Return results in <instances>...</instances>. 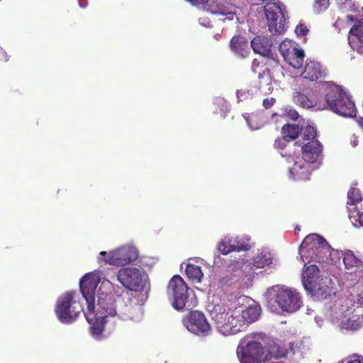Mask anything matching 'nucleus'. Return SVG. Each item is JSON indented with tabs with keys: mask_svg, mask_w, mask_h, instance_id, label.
I'll use <instances>...</instances> for the list:
<instances>
[{
	"mask_svg": "<svg viewBox=\"0 0 363 363\" xmlns=\"http://www.w3.org/2000/svg\"><path fill=\"white\" fill-rule=\"evenodd\" d=\"M301 255L303 261H314L319 263L331 260L332 248L328 242L318 234H310L303 240Z\"/></svg>",
	"mask_w": 363,
	"mask_h": 363,
	"instance_id": "f257e3e1",
	"label": "nucleus"
},
{
	"mask_svg": "<svg viewBox=\"0 0 363 363\" xmlns=\"http://www.w3.org/2000/svg\"><path fill=\"white\" fill-rule=\"evenodd\" d=\"M325 100V108L344 117H353L356 115L354 103L339 86L335 84L327 86Z\"/></svg>",
	"mask_w": 363,
	"mask_h": 363,
	"instance_id": "f03ea898",
	"label": "nucleus"
},
{
	"mask_svg": "<svg viewBox=\"0 0 363 363\" xmlns=\"http://www.w3.org/2000/svg\"><path fill=\"white\" fill-rule=\"evenodd\" d=\"M167 291L173 298L172 306L177 311L191 309L197 304L194 292H189V286L179 275H174L169 280Z\"/></svg>",
	"mask_w": 363,
	"mask_h": 363,
	"instance_id": "7ed1b4c3",
	"label": "nucleus"
},
{
	"mask_svg": "<svg viewBox=\"0 0 363 363\" xmlns=\"http://www.w3.org/2000/svg\"><path fill=\"white\" fill-rule=\"evenodd\" d=\"M262 345L257 341H249L245 347L238 350V356L240 363H262L265 360H270L272 357L279 359L286 356L284 350L279 347H273L269 352V355Z\"/></svg>",
	"mask_w": 363,
	"mask_h": 363,
	"instance_id": "20e7f679",
	"label": "nucleus"
},
{
	"mask_svg": "<svg viewBox=\"0 0 363 363\" xmlns=\"http://www.w3.org/2000/svg\"><path fill=\"white\" fill-rule=\"evenodd\" d=\"M75 295L74 291H67L57 299L55 311L58 319L63 323L74 322L82 310L74 299Z\"/></svg>",
	"mask_w": 363,
	"mask_h": 363,
	"instance_id": "39448f33",
	"label": "nucleus"
},
{
	"mask_svg": "<svg viewBox=\"0 0 363 363\" xmlns=\"http://www.w3.org/2000/svg\"><path fill=\"white\" fill-rule=\"evenodd\" d=\"M236 308L230 312L219 313L214 320L218 331L225 336L235 335L244 330L243 321Z\"/></svg>",
	"mask_w": 363,
	"mask_h": 363,
	"instance_id": "423d86ee",
	"label": "nucleus"
},
{
	"mask_svg": "<svg viewBox=\"0 0 363 363\" xmlns=\"http://www.w3.org/2000/svg\"><path fill=\"white\" fill-rule=\"evenodd\" d=\"M268 21L269 30L273 34H280L284 31L285 8L281 3H269L264 7Z\"/></svg>",
	"mask_w": 363,
	"mask_h": 363,
	"instance_id": "0eeeda50",
	"label": "nucleus"
},
{
	"mask_svg": "<svg viewBox=\"0 0 363 363\" xmlns=\"http://www.w3.org/2000/svg\"><path fill=\"white\" fill-rule=\"evenodd\" d=\"M182 323L191 333L199 336H208L211 333V327L205 314L199 311H191L183 318Z\"/></svg>",
	"mask_w": 363,
	"mask_h": 363,
	"instance_id": "6e6552de",
	"label": "nucleus"
},
{
	"mask_svg": "<svg viewBox=\"0 0 363 363\" xmlns=\"http://www.w3.org/2000/svg\"><path fill=\"white\" fill-rule=\"evenodd\" d=\"M319 269L315 264H311L305 267L302 273V281L304 288L309 292L317 291L326 298L330 294V289L326 286L323 289L319 286Z\"/></svg>",
	"mask_w": 363,
	"mask_h": 363,
	"instance_id": "1a4fd4ad",
	"label": "nucleus"
},
{
	"mask_svg": "<svg viewBox=\"0 0 363 363\" xmlns=\"http://www.w3.org/2000/svg\"><path fill=\"white\" fill-rule=\"evenodd\" d=\"M275 291L274 301L282 311L294 312L299 309L301 301L298 293L291 289L279 287Z\"/></svg>",
	"mask_w": 363,
	"mask_h": 363,
	"instance_id": "9d476101",
	"label": "nucleus"
},
{
	"mask_svg": "<svg viewBox=\"0 0 363 363\" xmlns=\"http://www.w3.org/2000/svg\"><path fill=\"white\" fill-rule=\"evenodd\" d=\"M117 278L121 284L130 291H138L143 289L141 273L135 267L121 269L118 272Z\"/></svg>",
	"mask_w": 363,
	"mask_h": 363,
	"instance_id": "9b49d317",
	"label": "nucleus"
},
{
	"mask_svg": "<svg viewBox=\"0 0 363 363\" xmlns=\"http://www.w3.org/2000/svg\"><path fill=\"white\" fill-rule=\"evenodd\" d=\"M138 258L137 250L131 247H122L111 251L108 257L104 259L105 263L114 266H125L134 262Z\"/></svg>",
	"mask_w": 363,
	"mask_h": 363,
	"instance_id": "f8f14e48",
	"label": "nucleus"
},
{
	"mask_svg": "<svg viewBox=\"0 0 363 363\" xmlns=\"http://www.w3.org/2000/svg\"><path fill=\"white\" fill-rule=\"evenodd\" d=\"M279 50L284 60L294 69L302 67L305 54L303 50L297 48L291 41L284 40L279 44Z\"/></svg>",
	"mask_w": 363,
	"mask_h": 363,
	"instance_id": "ddd939ff",
	"label": "nucleus"
},
{
	"mask_svg": "<svg viewBox=\"0 0 363 363\" xmlns=\"http://www.w3.org/2000/svg\"><path fill=\"white\" fill-rule=\"evenodd\" d=\"M281 156L286 157V160L289 162H294L292 167L289 169L290 176L296 180H308L309 179L311 169L310 162H307L305 160H296V152H286L285 154L281 153Z\"/></svg>",
	"mask_w": 363,
	"mask_h": 363,
	"instance_id": "4468645a",
	"label": "nucleus"
},
{
	"mask_svg": "<svg viewBox=\"0 0 363 363\" xmlns=\"http://www.w3.org/2000/svg\"><path fill=\"white\" fill-rule=\"evenodd\" d=\"M98 284L97 277L90 273L85 274L80 280V291L89 308L95 305V292Z\"/></svg>",
	"mask_w": 363,
	"mask_h": 363,
	"instance_id": "2eb2a0df",
	"label": "nucleus"
},
{
	"mask_svg": "<svg viewBox=\"0 0 363 363\" xmlns=\"http://www.w3.org/2000/svg\"><path fill=\"white\" fill-rule=\"evenodd\" d=\"M301 147L303 160L311 164L320 162L323 159V145L318 140L302 143Z\"/></svg>",
	"mask_w": 363,
	"mask_h": 363,
	"instance_id": "dca6fc26",
	"label": "nucleus"
},
{
	"mask_svg": "<svg viewBox=\"0 0 363 363\" xmlns=\"http://www.w3.org/2000/svg\"><path fill=\"white\" fill-rule=\"evenodd\" d=\"M115 299L111 294L101 293L98 296V303L95 304L96 313L100 315V318H107L108 316H114L116 311L114 306Z\"/></svg>",
	"mask_w": 363,
	"mask_h": 363,
	"instance_id": "f3484780",
	"label": "nucleus"
},
{
	"mask_svg": "<svg viewBox=\"0 0 363 363\" xmlns=\"http://www.w3.org/2000/svg\"><path fill=\"white\" fill-rule=\"evenodd\" d=\"M95 305L90 308L87 306V311L85 316L88 323L91 325L90 330L93 336L100 337L104 330L106 318H100V315L96 313Z\"/></svg>",
	"mask_w": 363,
	"mask_h": 363,
	"instance_id": "a211bd4d",
	"label": "nucleus"
},
{
	"mask_svg": "<svg viewBox=\"0 0 363 363\" xmlns=\"http://www.w3.org/2000/svg\"><path fill=\"white\" fill-rule=\"evenodd\" d=\"M236 238H227L223 239L218 244V250L223 255H228L233 251H247L250 249L249 242H243L241 245H235Z\"/></svg>",
	"mask_w": 363,
	"mask_h": 363,
	"instance_id": "6ab92c4d",
	"label": "nucleus"
},
{
	"mask_svg": "<svg viewBox=\"0 0 363 363\" xmlns=\"http://www.w3.org/2000/svg\"><path fill=\"white\" fill-rule=\"evenodd\" d=\"M239 311L240 319L243 321L244 327L258 320L261 313L260 306L255 302L245 308H236Z\"/></svg>",
	"mask_w": 363,
	"mask_h": 363,
	"instance_id": "aec40b11",
	"label": "nucleus"
},
{
	"mask_svg": "<svg viewBox=\"0 0 363 363\" xmlns=\"http://www.w3.org/2000/svg\"><path fill=\"white\" fill-rule=\"evenodd\" d=\"M230 48L232 52L241 57H247L250 52L248 40L241 35H234L231 38Z\"/></svg>",
	"mask_w": 363,
	"mask_h": 363,
	"instance_id": "412c9836",
	"label": "nucleus"
},
{
	"mask_svg": "<svg viewBox=\"0 0 363 363\" xmlns=\"http://www.w3.org/2000/svg\"><path fill=\"white\" fill-rule=\"evenodd\" d=\"M253 51L263 56H268L271 52L272 43L267 37L257 36L251 41Z\"/></svg>",
	"mask_w": 363,
	"mask_h": 363,
	"instance_id": "4be33fe9",
	"label": "nucleus"
},
{
	"mask_svg": "<svg viewBox=\"0 0 363 363\" xmlns=\"http://www.w3.org/2000/svg\"><path fill=\"white\" fill-rule=\"evenodd\" d=\"M302 76L304 79H307L311 82H315L320 79L323 76L320 64L314 61L308 62L302 73Z\"/></svg>",
	"mask_w": 363,
	"mask_h": 363,
	"instance_id": "5701e85b",
	"label": "nucleus"
},
{
	"mask_svg": "<svg viewBox=\"0 0 363 363\" xmlns=\"http://www.w3.org/2000/svg\"><path fill=\"white\" fill-rule=\"evenodd\" d=\"M302 128L296 124L286 123L282 126L281 135L286 142L296 139L301 134Z\"/></svg>",
	"mask_w": 363,
	"mask_h": 363,
	"instance_id": "b1692460",
	"label": "nucleus"
},
{
	"mask_svg": "<svg viewBox=\"0 0 363 363\" xmlns=\"http://www.w3.org/2000/svg\"><path fill=\"white\" fill-rule=\"evenodd\" d=\"M342 260L345 267L348 269L363 266V261L352 250H347L342 252Z\"/></svg>",
	"mask_w": 363,
	"mask_h": 363,
	"instance_id": "393cba45",
	"label": "nucleus"
},
{
	"mask_svg": "<svg viewBox=\"0 0 363 363\" xmlns=\"http://www.w3.org/2000/svg\"><path fill=\"white\" fill-rule=\"evenodd\" d=\"M293 100L296 104L301 106L302 108H308L314 107L316 105L313 99L301 91H296L294 93Z\"/></svg>",
	"mask_w": 363,
	"mask_h": 363,
	"instance_id": "a878e982",
	"label": "nucleus"
},
{
	"mask_svg": "<svg viewBox=\"0 0 363 363\" xmlns=\"http://www.w3.org/2000/svg\"><path fill=\"white\" fill-rule=\"evenodd\" d=\"M185 272L188 278L191 281L195 282L201 281L203 273L200 267L194 264H187Z\"/></svg>",
	"mask_w": 363,
	"mask_h": 363,
	"instance_id": "bb28decb",
	"label": "nucleus"
},
{
	"mask_svg": "<svg viewBox=\"0 0 363 363\" xmlns=\"http://www.w3.org/2000/svg\"><path fill=\"white\" fill-rule=\"evenodd\" d=\"M272 262V259L269 254L261 253L252 258L250 264L252 265V268L255 267L257 269H261L264 267L266 265H269Z\"/></svg>",
	"mask_w": 363,
	"mask_h": 363,
	"instance_id": "cd10ccee",
	"label": "nucleus"
},
{
	"mask_svg": "<svg viewBox=\"0 0 363 363\" xmlns=\"http://www.w3.org/2000/svg\"><path fill=\"white\" fill-rule=\"evenodd\" d=\"M212 9L213 13L228 16L229 19H233V16L235 14L232 6H228L223 4H216L213 6Z\"/></svg>",
	"mask_w": 363,
	"mask_h": 363,
	"instance_id": "c85d7f7f",
	"label": "nucleus"
},
{
	"mask_svg": "<svg viewBox=\"0 0 363 363\" xmlns=\"http://www.w3.org/2000/svg\"><path fill=\"white\" fill-rule=\"evenodd\" d=\"M272 61V60L267 58V62L264 63L254 62L252 65L253 72L257 74L259 78H262L265 76H271L269 69L265 65L269 64Z\"/></svg>",
	"mask_w": 363,
	"mask_h": 363,
	"instance_id": "c756f323",
	"label": "nucleus"
},
{
	"mask_svg": "<svg viewBox=\"0 0 363 363\" xmlns=\"http://www.w3.org/2000/svg\"><path fill=\"white\" fill-rule=\"evenodd\" d=\"M349 218L355 227L359 228L363 226V212H361L357 208H354L350 212Z\"/></svg>",
	"mask_w": 363,
	"mask_h": 363,
	"instance_id": "7c9ffc66",
	"label": "nucleus"
},
{
	"mask_svg": "<svg viewBox=\"0 0 363 363\" xmlns=\"http://www.w3.org/2000/svg\"><path fill=\"white\" fill-rule=\"evenodd\" d=\"M349 205H355L362 201V195L360 191L356 188H351L347 193Z\"/></svg>",
	"mask_w": 363,
	"mask_h": 363,
	"instance_id": "2f4dec72",
	"label": "nucleus"
},
{
	"mask_svg": "<svg viewBox=\"0 0 363 363\" xmlns=\"http://www.w3.org/2000/svg\"><path fill=\"white\" fill-rule=\"evenodd\" d=\"M350 35L355 36L363 46V23L354 25L350 30Z\"/></svg>",
	"mask_w": 363,
	"mask_h": 363,
	"instance_id": "473e14b6",
	"label": "nucleus"
},
{
	"mask_svg": "<svg viewBox=\"0 0 363 363\" xmlns=\"http://www.w3.org/2000/svg\"><path fill=\"white\" fill-rule=\"evenodd\" d=\"M316 129L313 126L308 125L303 132V139L308 142L315 140L314 139L316 138Z\"/></svg>",
	"mask_w": 363,
	"mask_h": 363,
	"instance_id": "72a5a7b5",
	"label": "nucleus"
},
{
	"mask_svg": "<svg viewBox=\"0 0 363 363\" xmlns=\"http://www.w3.org/2000/svg\"><path fill=\"white\" fill-rule=\"evenodd\" d=\"M286 141L284 139V138H279L275 140L274 141V146L276 149L279 150H281V152H283L284 154H285L286 152H292L291 150H286L284 151V149L285 147H286Z\"/></svg>",
	"mask_w": 363,
	"mask_h": 363,
	"instance_id": "f704fd0d",
	"label": "nucleus"
},
{
	"mask_svg": "<svg viewBox=\"0 0 363 363\" xmlns=\"http://www.w3.org/2000/svg\"><path fill=\"white\" fill-rule=\"evenodd\" d=\"M329 0H316L314 7L318 11H323L329 6Z\"/></svg>",
	"mask_w": 363,
	"mask_h": 363,
	"instance_id": "c9c22d12",
	"label": "nucleus"
},
{
	"mask_svg": "<svg viewBox=\"0 0 363 363\" xmlns=\"http://www.w3.org/2000/svg\"><path fill=\"white\" fill-rule=\"evenodd\" d=\"M295 32L298 36H305L308 33V29L305 24L299 23L296 26Z\"/></svg>",
	"mask_w": 363,
	"mask_h": 363,
	"instance_id": "e433bc0d",
	"label": "nucleus"
},
{
	"mask_svg": "<svg viewBox=\"0 0 363 363\" xmlns=\"http://www.w3.org/2000/svg\"><path fill=\"white\" fill-rule=\"evenodd\" d=\"M276 100L274 98H267L263 100V106L265 108H271L275 103Z\"/></svg>",
	"mask_w": 363,
	"mask_h": 363,
	"instance_id": "4c0bfd02",
	"label": "nucleus"
},
{
	"mask_svg": "<svg viewBox=\"0 0 363 363\" xmlns=\"http://www.w3.org/2000/svg\"><path fill=\"white\" fill-rule=\"evenodd\" d=\"M347 363H363V357L357 356V358L348 361Z\"/></svg>",
	"mask_w": 363,
	"mask_h": 363,
	"instance_id": "58836bf2",
	"label": "nucleus"
},
{
	"mask_svg": "<svg viewBox=\"0 0 363 363\" xmlns=\"http://www.w3.org/2000/svg\"><path fill=\"white\" fill-rule=\"evenodd\" d=\"M237 238V242H235V245H241L243 242H246L245 241H244L242 240H240L238 238Z\"/></svg>",
	"mask_w": 363,
	"mask_h": 363,
	"instance_id": "ea45409f",
	"label": "nucleus"
},
{
	"mask_svg": "<svg viewBox=\"0 0 363 363\" xmlns=\"http://www.w3.org/2000/svg\"><path fill=\"white\" fill-rule=\"evenodd\" d=\"M108 252H105V251H101V252H100V255H101V256L106 257L104 258V259H105L106 258H107V257H108Z\"/></svg>",
	"mask_w": 363,
	"mask_h": 363,
	"instance_id": "a19ab883",
	"label": "nucleus"
},
{
	"mask_svg": "<svg viewBox=\"0 0 363 363\" xmlns=\"http://www.w3.org/2000/svg\"><path fill=\"white\" fill-rule=\"evenodd\" d=\"M298 154H299V152H297V153L296 152V160L298 159Z\"/></svg>",
	"mask_w": 363,
	"mask_h": 363,
	"instance_id": "79ce46f5",
	"label": "nucleus"
},
{
	"mask_svg": "<svg viewBox=\"0 0 363 363\" xmlns=\"http://www.w3.org/2000/svg\"><path fill=\"white\" fill-rule=\"evenodd\" d=\"M298 142H296V143H294V145H298Z\"/></svg>",
	"mask_w": 363,
	"mask_h": 363,
	"instance_id": "37998d69",
	"label": "nucleus"
}]
</instances>
